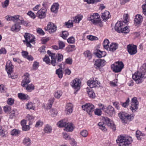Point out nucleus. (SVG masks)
<instances>
[{"label":"nucleus","mask_w":146,"mask_h":146,"mask_svg":"<svg viewBox=\"0 0 146 146\" xmlns=\"http://www.w3.org/2000/svg\"><path fill=\"white\" fill-rule=\"evenodd\" d=\"M7 89L5 86L3 84L0 85V92L4 93L6 92Z\"/></svg>","instance_id":"nucleus-42"},{"label":"nucleus","mask_w":146,"mask_h":146,"mask_svg":"<svg viewBox=\"0 0 146 146\" xmlns=\"http://www.w3.org/2000/svg\"><path fill=\"white\" fill-rule=\"evenodd\" d=\"M58 43L60 49H62L65 46V44L62 41H59Z\"/></svg>","instance_id":"nucleus-55"},{"label":"nucleus","mask_w":146,"mask_h":146,"mask_svg":"<svg viewBox=\"0 0 146 146\" xmlns=\"http://www.w3.org/2000/svg\"><path fill=\"white\" fill-rule=\"evenodd\" d=\"M80 135L83 137H87L88 132V131L86 130H84L82 131L80 133Z\"/></svg>","instance_id":"nucleus-48"},{"label":"nucleus","mask_w":146,"mask_h":146,"mask_svg":"<svg viewBox=\"0 0 146 146\" xmlns=\"http://www.w3.org/2000/svg\"><path fill=\"white\" fill-rule=\"evenodd\" d=\"M70 143L72 146H76L77 144V143L75 140L73 139L70 138Z\"/></svg>","instance_id":"nucleus-61"},{"label":"nucleus","mask_w":146,"mask_h":146,"mask_svg":"<svg viewBox=\"0 0 146 146\" xmlns=\"http://www.w3.org/2000/svg\"><path fill=\"white\" fill-rule=\"evenodd\" d=\"M30 139L29 137H26L24 139L23 143L26 146H29L30 145Z\"/></svg>","instance_id":"nucleus-38"},{"label":"nucleus","mask_w":146,"mask_h":146,"mask_svg":"<svg viewBox=\"0 0 146 146\" xmlns=\"http://www.w3.org/2000/svg\"><path fill=\"white\" fill-rule=\"evenodd\" d=\"M89 97L94 98L95 97V94L92 90H89L87 91Z\"/></svg>","instance_id":"nucleus-37"},{"label":"nucleus","mask_w":146,"mask_h":146,"mask_svg":"<svg viewBox=\"0 0 146 146\" xmlns=\"http://www.w3.org/2000/svg\"><path fill=\"white\" fill-rule=\"evenodd\" d=\"M25 87L26 90L28 92H31L32 90L35 89V86L32 84H28Z\"/></svg>","instance_id":"nucleus-29"},{"label":"nucleus","mask_w":146,"mask_h":146,"mask_svg":"<svg viewBox=\"0 0 146 146\" xmlns=\"http://www.w3.org/2000/svg\"><path fill=\"white\" fill-rule=\"evenodd\" d=\"M57 27L54 23L50 22L47 25V27L45 28V29L46 31H48L49 33H53L56 30Z\"/></svg>","instance_id":"nucleus-13"},{"label":"nucleus","mask_w":146,"mask_h":146,"mask_svg":"<svg viewBox=\"0 0 146 146\" xmlns=\"http://www.w3.org/2000/svg\"><path fill=\"white\" fill-rule=\"evenodd\" d=\"M111 17L109 12L108 11H106L102 13L101 17L103 19V21H106Z\"/></svg>","instance_id":"nucleus-21"},{"label":"nucleus","mask_w":146,"mask_h":146,"mask_svg":"<svg viewBox=\"0 0 146 146\" xmlns=\"http://www.w3.org/2000/svg\"><path fill=\"white\" fill-rule=\"evenodd\" d=\"M123 27V22L121 21H118L115 24V29L116 31L120 33Z\"/></svg>","instance_id":"nucleus-18"},{"label":"nucleus","mask_w":146,"mask_h":146,"mask_svg":"<svg viewBox=\"0 0 146 146\" xmlns=\"http://www.w3.org/2000/svg\"><path fill=\"white\" fill-rule=\"evenodd\" d=\"M44 61H45L47 64H51V62H50V60L49 58L46 55L43 59Z\"/></svg>","instance_id":"nucleus-52"},{"label":"nucleus","mask_w":146,"mask_h":146,"mask_svg":"<svg viewBox=\"0 0 146 146\" xmlns=\"http://www.w3.org/2000/svg\"><path fill=\"white\" fill-rule=\"evenodd\" d=\"M24 77L21 85L23 87H25L31 82V80L29 78V74L27 73L24 74Z\"/></svg>","instance_id":"nucleus-12"},{"label":"nucleus","mask_w":146,"mask_h":146,"mask_svg":"<svg viewBox=\"0 0 146 146\" xmlns=\"http://www.w3.org/2000/svg\"><path fill=\"white\" fill-rule=\"evenodd\" d=\"M26 108L29 110H35V106L34 103L31 102H29L26 105Z\"/></svg>","instance_id":"nucleus-26"},{"label":"nucleus","mask_w":146,"mask_h":146,"mask_svg":"<svg viewBox=\"0 0 146 146\" xmlns=\"http://www.w3.org/2000/svg\"><path fill=\"white\" fill-rule=\"evenodd\" d=\"M47 52L51 59V64L54 66L58 64L59 62H61L63 60V56L62 54H56L55 53H51L49 50L47 51Z\"/></svg>","instance_id":"nucleus-2"},{"label":"nucleus","mask_w":146,"mask_h":146,"mask_svg":"<svg viewBox=\"0 0 146 146\" xmlns=\"http://www.w3.org/2000/svg\"><path fill=\"white\" fill-rule=\"evenodd\" d=\"M19 98L22 100H28L30 99V97L27 94L23 93H19Z\"/></svg>","instance_id":"nucleus-25"},{"label":"nucleus","mask_w":146,"mask_h":146,"mask_svg":"<svg viewBox=\"0 0 146 146\" xmlns=\"http://www.w3.org/2000/svg\"><path fill=\"white\" fill-rule=\"evenodd\" d=\"M118 116L122 122L125 123H127L128 121L133 120L134 116L133 115H129L125 112H120L118 114Z\"/></svg>","instance_id":"nucleus-3"},{"label":"nucleus","mask_w":146,"mask_h":146,"mask_svg":"<svg viewBox=\"0 0 146 146\" xmlns=\"http://www.w3.org/2000/svg\"><path fill=\"white\" fill-rule=\"evenodd\" d=\"M106 64V61L104 60H102L99 59L95 61L94 65L96 68L102 67Z\"/></svg>","instance_id":"nucleus-17"},{"label":"nucleus","mask_w":146,"mask_h":146,"mask_svg":"<svg viewBox=\"0 0 146 146\" xmlns=\"http://www.w3.org/2000/svg\"><path fill=\"white\" fill-rule=\"evenodd\" d=\"M83 17V16L82 15H77L74 18V19L73 21L75 23H78L82 20Z\"/></svg>","instance_id":"nucleus-28"},{"label":"nucleus","mask_w":146,"mask_h":146,"mask_svg":"<svg viewBox=\"0 0 146 146\" xmlns=\"http://www.w3.org/2000/svg\"><path fill=\"white\" fill-rule=\"evenodd\" d=\"M30 129V127L29 125H26L22 127V130L24 131H28Z\"/></svg>","instance_id":"nucleus-57"},{"label":"nucleus","mask_w":146,"mask_h":146,"mask_svg":"<svg viewBox=\"0 0 146 146\" xmlns=\"http://www.w3.org/2000/svg\"><path fill=\"white\" fill-rule=\"evenodd\" d=\"M106 112L110 116L113 115L115 114L114 108L111 106H109L107 107Z\"/></svg>","instance_id":"nucleus-20"},{"label":"nucleus","mask_w":146,"mask_h":146,"mask_svg":"<svg viewBox=\"0 0 146 146\" xmlns=\"http://www.w3.org/2000/svg\"><path fill=\"white\" fill-rule=\"evenodd\" d=\"M11 134L12 135L17 136L18 134V130L14 129L11 131Z\"/></svg>","instance_id":"nucleus-54"},{"label":"nucleus","mask_w":146,"mask_h":146,"mask_svg":"<svg viewBox=\"0 0 146 146\" xmlns=\"http://www.w3.org/2000/svg\"><path fill=\"white\" fill-rule=\"evenodd\" d=\"M98 125L99 126V128L102 130L105 131L107 130V129L105 127V124L102 122H99Z\"/></svg>","instance_id":"nucleus-31"},{"label":"nucleus","mask_w":146,"mask_h":146,"mask_svg":"<svg viewBox=\"0 0 146 146\" xmlns=\"http://www.w3.org/2000/svg\"><path fill=\"white\" fill-rule=\"evenodd\" d=\"M62 94V93L61 91H57L55 93L54 96L57 98H59Z\"/></svg>","instance_id":"nucleus-45"},{"label":"nucleus","mask_w":146,"mask_h":146,"mask_svg":"<svg viewBox=\"0 0 146 146\" xmlns=\"http://www.w3.org/2000/svg\"><path fill=\"white\" fill-rule=\"evenodd\" d=\"M3 109L5 112H7L11 110V108L10 106H6L4 107Z\"/></svg>","instance_id":"nucleus-58"},{"label":"nucleus","mask_w":146,"mask_h":146,"mask_svg":"<svg viewBox=\"0 0 146 146\" xmlns=\"http://www.w3.org/2000/svg\"><path fill=\"white\" fill-rule=\"evenodd\" d=\"M131 105L130 107V109L133 112H135L138 109V102L136 97L133 98L131 100Z\"/></svg>","instance_id":"nucleus-8"},{"label":"nucleus","mask_w":146,"mask_h":146,"mask_svg":"<svg viewBox=\"0 0 146 146\" xmlns=\"http://www.w3.org/2000/svg\"><path fill=\"white\" fill-rule=\"evenodd\" d=\"M136 137L139 140H141V137H140L141 136H144L145 135L144 134L142 133L141 131H139L137 130L136 131Z\"/></svg>","instance_id":"nucleus-40"},{"label":"nucleus","mask_w":146,"mask_h":146,"mask_svg":"<svg viewBox=\"0 0 146 146\" xmlns=\"http://www.w3.org/2000/svg\"><path fill=\"white\" fill-rule=\"evenodd\" d=\"M143 20V17L142 16L140 15H137L135 16L134 19V22L137 24H139L141 23Z\"/></svg>","instance_id":"nucleus-27"},{"label":"nucleus","mask_w":146,"mask_h":146,"mask_svg":"<svg viewBox=\"0 0 146 146\" xmlns=\"http://www.w3.org/2000/svg\"><path fill=\"white\" fill-rule=\"evenodd\" d=\"M73 24L72 21L69 20L67 22H66L64 23V26L68 28H71L73 27Z\"/></svg>","instance_id":"nucleus-32"},{"label":"nucleus","mask_w":146,"mask_h":146,"mask_svg":"<svg viewBox=\"0 0 146 146\" xmlns=\"http://www.w3.org/2000/svg\"><path fill=\"white\" fill-rule=\"evenodd\" d=\"M87 19L88 20L91 21L94 25H97L101 22L100 17L98 13L89 15L87 17Z\"/></svg>","instance_id":"nucleus-4"},{"label":"nucleus","mask_w":146,"mask_h":146,"mask_svg":"<svg viewBox=\"0 0 146 146\" xmlns=\"http://www.w3.org/2000/svg\"><path fill=\"white\" fill-rule=\"evenodd\" d=\"M123 67L124 64L122 62H116L111 66V69L113 71L117 73L120 72Z\"/></svg>","instance_id":"nucleus-6"},{"label":"nucleus","mask_w":146,"mask_h":146,"mask_svg":"<svg viewBox=\"0 0 146 146\" xmlns=\"http://www.w3.org/2000/svg\"><path fill=\"white\" fill-rule=\"evenodd\" d=\"M96 55L97 57L100 58L105 56L106 55V53L104 52H102L99 50H98L96 53Z\"/></svg>","instance_id":"nucleus-30"},{"label":"nucleus","mask_w":146,"mask_h":146,"mask_svg":"<svg viewBox=\"0 0 146 146\" xmlns=\"http://www.w3.org/2000/svg\"><path fill=\"white\" fill-rule=\"evenodd\" d=\"M127 50L129 53L131 55L135 54L137 52V46L136 45L129 44L127 46Z\"/></svg>","instance_id":"nucleus-10"},{"label":"nucleus","mask_w":146,"mask_h":146,"mask_svg":"<svg viewBox=\"0 0 146 146\" xmlns=\"http://www.w3.org/2000/svg\"><path fill=\"white\" fill-rule=\"evenodd\" d=\"M95 114L98 116H100L101 115L102 113V111L101 109H96L95 111L94 112Z\"/></svg>","instance_id":"nucleus-60"},{"label":"nucleus","mask_w":146,"mask_h":146,"mask_svg":"<svg viewBox=\"0 0 146 146\" xmlns=\"http://www.w3.org/2000/svg\"><path fill=\"white\" fill-rule=\"evenodd\" d=\"M74 129L73 124L69 123H67L66 126L64 130L70 132L73 130Z\"/></svg>","instance_id":"nucleus-22"},{"label":"nucleus","mask_w":146,"mask_h":146,"mask_svg":"<svg viewBox=\"0 0 146 146\" xmlns=\"http://www.w3.org/2000/svg\"><path fill=\"white\" fill-rule=\"evenodd\" d=\"M144 73L143 72L137 71L135 72L132 76V78L137 84H139L142 82L141 78L145 77Z\"/></svg>","instance_id":"nucleus-7"},{"label":"nucleus","mask_w":146,"mask_h":146,"mask_svg":"<svg viewBox=\"0 0 146 146\" xmlns=\"http://www.w3.org/2000/svg\"><path fill=\"white\" fill-rule=\"evenodd\" d=\"M118 44L116 43H112L110 45V47H109L108 51H110L111 52H113L115 50L118 48Z\"/></svg>","instance_id":"nucleus-23"},{"label":"nucleus","mask_w":146,"mask_h":146,"mask_svg":"<svg viewBox=\"0 0 146 146\" xmlns=\"http://www.w3.org/2000/svg\"><path fill=\"white\" fill-rule=\"evenodd\" d=\"M49 103L48 104V106L46 107L47 110L50 109L54 101L52 99L49 100H48Z\"/></svg>","instance_id":"nucleus-47"},{"label":"nucleus","mask_w":146,"mask_h":146,"mask_svg":"<svg viewBox=\"0 0 146 146\" xmlns=\"http://www.w3.org/2000/svg\"><path fill=\"white\" fill-rule=\"evenodd\" d=\"M68 33L66 31H62V33L61 36L64 39H66L67 37L69 35Z\"/></svg>","instance_id":"nucleus-43"},{"label":"nucleus","mask_w":146,"mask_h":146,"mask_svg":"<svg viewBox=\"0 0 146 146\" xmlns=\"http://www.w3.org/2000/svg\"><path fill=\"white\" fill-rule=\"evenodd\" d=\"M129 32V30L128 27L127 26L124 27L123 26V27L122 28L121 30V33H128Z\"/></svg>","instance_id":"nucleus-44"},{"label":"nucleus","mask_w":146,"mask_h":146,"mask_svg":"<svg viewBox=\"0 0 146 146\" xmlns=\"http://www.w3.org/2000/svg\"><path fill=\"white\" fill-rule=\"evenodd\" d=\"M133 140L129 136L120 135L116 140L119 146H129L132 142Z\"/></svg>","instance_id":"nucleus-1"},{"label":"nucleus","mask_w":146,"mask_h":146,"mask_svg":"<svg viewBox=\"0 0 146 146\" xmlns=\"http://www.w3.org/2000/svg\"><path fill=\"white\" fill-rule=\"evenodd\" d=\"M109 41L108 39H106L104 41L103 43V45L104 47L106 50H108L109 45Z\"/></svg>","instance_id":"nucleus-39"},{"label":"nucleus","mask_w":146,"mask_h":146,"mask_svg":"<svg viewBox=\"0 0 146 146\" xmlns=\"http://www.w3.org/2000/svg\"><path fill=\"white\" fill-rule=\"evenodd\" d=\"M59 5L58 3H55L52 6L51 10L52 12L56 13L58 11Z\"/></svg>","instance_id":"nucleus-24"},{"label":"nucleus","mask_w":146,"mask_h":146,"mask_svg":"<svg viewBox=\"0 0 146 146\" xmlns=\"http://www.w3.org/2000/svg\"><path fill=\"white\" fill-rule=\"evenodd\" d=\"M67 41L69 43L73 44L74 43L75 40L73 37L71 36L67 40Z\"/></svg>","instance_id":"nucleus-51"},{"label":"nucleus","mask_w":146,"mask_h":146,"mask_svg":"<svg viewBox=\"0 0 146 146\" xmlns=\"http://www.w3.org/2000/svg\"><path fill=\"white\" fill-rule=\"evenodd\" d=\"M11 30L14 32H18V24L17 23L13 25L11 29Z\"/></svg>","instance_id":"nucleus-35"},{"label":"nucleus","mask_w":146,"mask_h":146,"mask_svg":"<svg viewBox=\"0 0 146 146\" xmlns=\"http://www.w3.org/2000/svg\"><path fill=\"white\" fill-rule=\"evenodd\" d=\"M67 123L64 120H62L59 121L57 124V126L59 127H64L66 126Z\"/></svg>","instance_id":"nucleus-34"},{"label":"nucleus","mask_w":146,"mask_h":146,"mask_svg":"<svg viewBox=\"0 0 146 146\" xmlns=\"http://www.w3.org/2000/svg\"><path fill=\"white\" fill-rule=\"evenodd\" d=\"M56 74L60 78H61L63 77V72L61 68H59L57 69L56 71Z\"/></svg>","instance_id":"nucleus-33"},{"label":"nucleus","mask_w":146,"mask_h":146,"mask_svg":"<svg viewBox=\"0 0 146 146\" xmlns=\"http://www.w3.org/2000/svg\"><path fill=\"white\" fill-rule=\"evenodd\" d=\"M104 120L107 125L112 129L113 131H115L116 130V127L113 122L107 117H104Z\"/></svg>","instance_id":"nucleus-15"},{"label":"nucleus","mask_w":146,"mask_h":146,"mask_svg":"<svg viewBox=\"0 0 146 146\" xmlns=\"http://www.w3.org/2000/svg\"><path fill=\"white\" fill-rule=\"evenodd\" d=\"M65 62L67 64H71L72 62V58H69L66 59Z\"/></svg>","instance_id":"nucleus-63"},{"label":"nucleus","mask_w":146,"mask_h":146,"mask_svg":"<svg viewBox=\"0 0 146 146\" xmlns=\"http://www.w3.org/2000/svg\"><path fill=\"white\" fill-rule=\"evenodd\" d=\"M80 80L79 79L76 78L73 80L71 86L77 91L80 89Z\"/></svg>","instance_id":"nucleus-14"},{"label":"nucleus","mask_w":146,"mask_h":146,"mask_svg":"<svg viewBox=\"0 0 146 146\" xmlns=\"http://www.w3.org/2000/svg\"><path fill=\"white\" fill-rule=\"evenodd\" d=\"M87 38L91 40H98V38L97 37L92 35L88 36Z\"/></svg>","instance_id":"nucleus-56"},{"label":"nucleus","mask_w":146,"mask_h":146,"mask_svg":"<svg viewBox=\"0 0 146 146\" xmlns=\"http://www.w3.org/2000/svg\"><path fill=\"white\" fill-rule=\"evenodd\" d=\"M82 107L83 110L86 111L89 115L92 112L94 108V105L90 103L86 104L82 106Z\"/></svg>","instance_id":"nucleus-9"},{"label":"nucleus","mask_w":146,"mask_h":146,"mask_svg":"<svg viewBox=\"0 0 146 146\" xmlns=\"http://www.w3.org/2000/svg\"><path fill=\"white\" fill-rule=\"evenodd\" d=\"M84 54L85 56L88 57L89 59H90L92 57V54L89 51L87 50L85 51L84 52Z\"/></svg>","instance_id":"nucleus-46"},{"label":"nucleus","mask_w":146,"mask_h":146,"mask_svg":"<svg viewBox=\"0 0 146 146\" xmlns=\"http://www.w3.org/2000/svg\"><path fill=\"white\" fill-rule=\"evenodd\" d=\"M13 65L11 62L10 60H8L5 66V69L8 74L9 77H11V74L13 72Z\"/></svg>","instance_id":"nucleus-11"},{"label":"nucleus","mask_w":146,"mask_h":146,"mask_svg":"<svg viewBox=\"0 0 146 146\" xmlns=\"http://www.w3.org/2000/svg\"><path fill=\"white\" fill-rule=\"evenodd\" d=\"M24 36L25 40L23 41L24 42H26V45L27 47L31 48L32 46L31 44H34L35 43V38L34 36L29 33H26L24 35Z\"/></svg>","instance_id":"nucleus-5"},{"label":"nucleus","mask_w":146,"mask_h":146,"mask_svg":"<svg viewBox=\"0 0 146 146\" xmlns=\"http://www.w3.org/2000/svg\"><path fill=\"white\" fill-rule=\"evenodd\" d=\"M36 32L37 33L42 35H43L44 34V33L43 31L40 28H38L36 29Z\"/></svg>","instance_id":"nucleus-62"},{"label":"nucleus","mask_w":146,"mask_h":146,"mask_svg":"<svg viewBox=\"0 0 146 146\" xmlns=\"http://www.w3.org/2000/svg\"><path fill=\"white\" fill-rule=\"evenodd\" d=\"M52 128L51 127L48 125H47L44 128V131L45 133H49L51 132Z\"/></svg>","instance_id":"nucleus-41"},{"label":"nucleus","mask_w":146,"mask_h":146,"mask_svg":"<svg viewBox=\"0 0 146 146\" xmlns=\"http://www.w3.org/2000/svg\"><path fill=\"white\" fill-rule=\"evenodd\" d=\"M50 112L51 115L53 116L56 115L58 113L56 109H52L50 111Z\"/></svg>","instance_id":"nucleus-50"},{"label":"nucleus","mask_w":146,"mask_h":146,"mask_svg":"<svg viewBox=\"0 0 146 146\" xmlns=\"http://www.w3.org/2000/svg\"><path fill=\"white\" fill-rule=\"evenodd\" d=\"M19 17V24H21L26 26H27L29 25L28 23L24 21L23 20L20 19Z\"/></svg>","instance_id":"nucleus-49"},{"label":"nucleus","mask_w":146,"mask_h":146,"mask_svg":"<svg viewBox=\"0 0 146 146\" xmlns=\"http://www.w3.org/2000/svg\"><path fill=\"white\" fill-rule=\"evenodd\" d=\"M95 82L93 80H89L87 82V84L91 88H92L96 87V84H95Z\"/></svg>","instance_id":"nucleus-36"},{"label":"nucleus","mask_w":146,"mask_h":146,"mask_svg":"<svg viewBox=\"0 0 146 146\" xmlns=\"http://www.w3.org/2000/svg\"><path fill=\"white\" fill-rule=\"evenodd\" d=\"M73 108V105L71 103L67 104L65 107V112L68 114L71 113L72 112Z\"/></svg>","instance_id":"nucleus-19"},{"label":"nucleus","mask_w":146,"mask_h":146,"mask_svg":"<svg viewBox=\"0 0 146 146\" xmlns=\"http://www.w3.org/2000/svg\"><path fill=\"white\" fill-rule=\"evenodd\" d=\"M142 8L143 14L145 15H146V4L143 5L142 6Z\"/></svg>","instance_id":"nucleus-64"},{"label":"nucleus","mask_w":146,"mask_h":146,"mask_svg":"<svg viewBox=\"0 0 146 146\" xmlns=\"http://www.w3.org/2000/svg\"><path fill=\"white\" fill-rule=\"evenodd\" d=\"M100 0H84V1L88 4H93L99 1Z\"/></svg>","instance_id":"nucleus-53"},{"label":"nucleus","mask_w":146,"mask_h":146,"mask_svg":"<svg viewBox=\"0 0 146 146\" xmlns=\"http://www.w3.org/2000/svg\"><path fill=\"white\" fill-rule=\"evenodd\" d=\"M129 102V98H128L125 102L123 103H122L121 105L123 107L125 108L128 106Z\"/></svg>","instance_id":"nucleus-59"},{"label":"nucleus","mask_w":146,"mask_h":146,"mask_svg":"<svg viewBox=\"0 0 146 146\" xmlns=\"http://www.w3.org/2000/svg\"><path fill=\"white\" fill-rule=\"evenodd\" d=\"M46 11L45 9H42L38 10L36 13V17L40 19L44 18L46 16Z\"/></svg>","instance_id":"nucleus-16"}]
</instances>
